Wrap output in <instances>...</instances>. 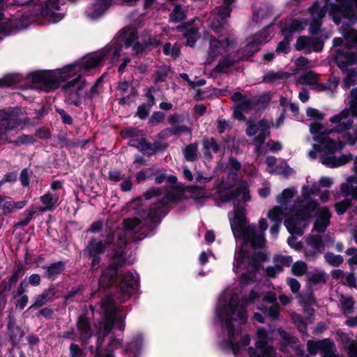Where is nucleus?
Instances as JSON below:
<instances>
[{
	"label": "nucleus",
	"mask_w": 357,
	"mask_h": 357,
	"mask_svg": "<svg viewBox=\"0 0 357 357\" xmlns=\"http://www.w3.org/2000/svg\"><path fill=\"white\" fill-rule=\"evenodd\" d=\"M260 297V294L255 290L250 292L249 298L239 300L236 293L224 291L219 298L215 310L216 315L221 326L227 333V339L224 340L221 347L228 349L237 356L241 349L250 342L248 335H241V326L248 320L247 305Z\"/></svg>",
	"instance_id": "obj_1"
},
{
	"label": "nucleus",
	"mask_w": 357,
	"mask_h": 357,
	"mask_svg": "<svg viewBox=\"0 0 357 357\" xmlns=\"http://www.w3.org/2000/svg\"><path fill=\"white\" fill-rule=\"evenodd\" d=\"M105 59V52L100 51L83 58L80 63L67 66L56 73L37 71L31 73L30 77L32 82L36 84L35 88L48 92L57 89L60 82L67 80L77 72L88 71L99 67Z\"/></svg>",
	"instance_id": "obj_2"
},
{
	"label": "nucleus",
	"mask_w": 357,
	"mask_h": 357,
	"mask_svg": "<svg viewBox=\"0 0 357 357\" xmlns=\"http://www.w3.org/2000/svg\"><path fill=\"white\" fill-rule=\"evenodd\" d=\"M321 130V125L317 122L312 123L310 126V132L317 135L314 140L319 145H313V149L309 152V156L311 158H315L317 152L321 151L323 153L321 157V163L331 168L338 167L351 160V155H342L340 157L333 155V153L343 149L344 143L331 139L329 137L331 131L322 132Z\"/></svg>",
	"instance_id": "obj_3"
},
{
	"label": "nucleus",
	"mask_w": 357,
	"mask_h": 357,
	"mask_svg": "<svg viewBox=\"0 0 357 357\" xmlns=\"http://www.w3.org/2000/svg\"><path fill=\"white\" fill-rule=\"evenodd\" d=\"M327 3L324 5L319 2H314L303 14L304 18L301 20L294 19L291 22H285L282 28V33L284 40L279 43L276 51L287 54L289 51V42L291 40L292 35L296 32L303 30L307 24H310V32L312 34L317 33L322 23V19L325 16V7Z\"/></svg>",
	"instance_id": "obj_4"
},
{
	"label": "nucleus",
	"mask_w": 357,
	"mask_h": 357,
	"mask_svg": "<svg viewBox=\"0 0 357 357\" xmlns=\"http://www.w3.org/2000/svg\"><path fill=\"white\" fill-rule=\"evenodd\" d=\"M244 208H234V217L231 220V227L235 236L242 237L245 242L250 243L254 248L261 247L265 243L264 231L268 228V224L264 218L259 222V231H257L255 225L245 226Z\"/></svg>",
	"instance_id": "obj_5"
},
{
	"label": "nucleus",
	"mask_w": 357,
	"mask_h": 357,
	"mask_svg": "<svg viewBox=\"0 0 357 357\" xmlns=\"http://www.w3.org/2000/svg\"><path fill=\"white\" fill-rule=\"evenodd\" d=\"M263 259L264 256L261 253L254 254L250 257L244 250L243 247L236 252L233 267L234 271L238 273L245 270V272L242 273L240 277L241 284L245 285L255 280L256 272L259 269Z\"/></svg>",
	"instance_id": "obj_6"
},
{
	"label": "nucleus",
	"mask_w": 357,
	"mask_h": 357,
	"mask_svg": "<svg viewBox=\"0 0 357 357\" xmlns=\"http://www.w3.org/2000/svg\"><path fill=\"white\" fill-rule=\"evenodd\" d=\"M101 308L103 315L102 321L99 324V332L102 333L103 337L109 333L114 324L119 330L124 329V318L121 315H119L118 308L110 296H106L102 300Z\"/></svg>",
	"instance_id": "obj_7"
},
{
	"label": "nucleus",
	"mask_w": 357,
	"mask_h": 357,
	"mask_svg": "<svg viewBox=\"0 0 357 357\" xmlns=\"http://www.w3.org/2000/svg\"><path fill=\"white\" fill-rule=\"evenodd\" d=\"M316 201H309L307 204L300 205L301 208L294 210L291 216L285 220L284 225L291 234L301 236L308 226L310 214L317 206Z\"/></svg>",
	"instance_id": "obj_8"
},
{
	"label": "nucleus",
	"mask_w": 357,
	"mask_h": 357,
	"mask_svg": "<svg viewBox=\"0 0 357 357\" xmlns=\"http://www.w3.org/2000/svg\"><path fill=\"white\" fill-rule=\"evenodd\" d=\"M335 62L344 74L342 86L347 89L357 84V68H351L357 63V54L348 49L339 50L335 56Z\"/></svg>",
	"instance_id": "obj_9"
},
{
	"label": "nucleus",
	"mask_w": 357,
	"mask_h": 357,
	"mask_svg": "<svg viewBox=\"0 0 357 357\" xmlns=\"http://www.w3.org/2000/svg\"><path fill=\"white\" fill-rule=\"evenodd\" d=\"M124 230L118 232L116 245L121 249L128 242V238L133 241L143 239L145 236V224L139 218H128L123 221Z\"/></svg>",
	"instance_id": "obj_10"
},
{
	"label": "nucleus",
	"mask_w": 357,
	"mask_h": 357,
	"mask_svg": "<svg viewBox=\"0 0 357 357\" xmlns=\"http://www.w3.org/2000/svg\"><path fill=\"white\" fill-rule=\"evenodd\" d=\"M337 3L331 5V14L335 24H339L342 18L348 19L351 24L357 22V0H336Z\"/></svg>",
	"instance_id": "obj_11"
},
{
	"label": "nucleus",
	"mask_w": 357,
	"mask_h": 357,
	"mask_svg": "<svg viewBox=\"0 0 357 357\" xmlns=\"http://www.w3.org/2000/svg\"><path fill=\"white\" fill-rule=\"evenodd\" d=\"M20 109H13L11 110H0L1 126L4 128L5 131L8 132L17 128H22V126L29 122L26 117L22 118Z\"/></svg>",
	"instance_id": "obj_12"
},
{
	"label": "nucleus",
	"mask_w": 357,
	"mask_h": 357,
	"mask_svg": "<svg viewBox=\"0 0 357 357\" xmlns=\"http://www.w3.org/2000/svg\"><path fill=\"white\" fill-rule=\"evenodd\" d=\"M124 262L122 251H115L111 263L109 266L103 271L100 278L99 284L102 288H107L115 282L117 275V270Z\"/></svg>",
	"instance_id": "obj_13"
},
{
	"label": "nucleus",
	"mask_w": 357,
	"mask_h": 357,
	"mask_svg": "<svg viewBox=\"0 0 357 357\" xmlns=\"http://www.w3.org/2000/svg\"><path fill=\"white\" fill-rule=\"evenodd\" d=\"M258 341L255 343V347L249 348L250 357H281L275 349L268 344L267 333L264 328H259L257 333Z\"/></svg>",
	"instance_id": "obj_14"
},
{
	"label": "nucleus",
	"mask_w": 357,
	"mask_h": 357,
	"mask_svg": "<svg viewBox=\"0 0 357 357\" xmlns=\"http://www.w3.org/2000/svg\"><path fill=\"white\" fill-rule=\"evenodd\" d=\"M234 0H223L226 4L223 8L217 7L209 17L208 26L217 33H222L225 29V20L230 16L231 8L230 4Z\"/></svg>",
	"instance_id": "obj_15"
},
{
	"label": "nucleus",
	"mask_w": 357,
	"mask_h": 357,
	"mask_svg": "<svg viewBox=\"0 0 357 357\" xmlns=\"http://www.w3.org/2000/svg\"><path fill=\"white\" fill-rule=\"evenodd\" d=\"M271 124L267 120L261 119L257 123L251 121L247 122L246 133L248 136H254L259 132L255 138V142L257 144L256 151L259 152L261 146L264 144L266 138L270 135Z\"/></svg>",
	"instance_id": "obj_16"
},
{
	"label": "nucleus",
	"mask_w": 357,
	"mask_h": 357,
	"mask_svg": "<svg viewBox=\"0 0 357 357\" xmlns=\"http://www.w3.org/2000/svg\"><path fill=\"white\" fill-rule=\"evenodd\" d=\"M234 40L227 37L225 38L215 39L212 38L209 43L206 63H212L218 56L228 52L233 47Z\"/></svg>",
	"instance_id": "obj_17"
},
{
	"label": "nucleus",
	"mask_w": 357,
	"mask_h": 357,
	"mask_svg": "<svg viewBox=\"0 0 357 357\" xmlns=\"http://www.w3.org/2000/svg\"><path fill=\"white\" fill-rule=\"evenodd\" d=\"M335 124V128L330 130L331 133H338L349 145H354L357 142V125H354L353 120L347 119Z\"/></svg>",
	"instance_id": "obj_18"
},
{
	"label": "nucleus",
	"mask_w": 357,
	"mask_h": 357,
	"mask_svg": "<svg viewBox=\"0 0 357 357\" xmlns=\"http://www.w3.org/2000/svg\"><path fill=\"white\" fill-rule=\"evenodd\" d=\"M137 39V33L132 31L126 41V46L132 47V51L137 55L142 54L147 48L157 47L160 44V41L156 38H151L149 33H147L144 38H142L140 42H138Z\"/></svg>",
	"instance_id": "obj_19"
},
{
	"label": "nucleus",
	"mask_w": 357,
	"mask_h": 357,
	"mask_svg": "<svg viewBox=\"0 0 357 357\" xmlns=\"http://www.w3.org/2000/svg\"><path fill=\"white\" fill-rule=\"evenodd\" d=\"M84 86V81L80 75H78L76 78L63 85L62 91L66 96V101L68 103L78 106L80 103L79 93Z\"/></svg>",
	"instance_id": "obj_20"
},
{
	"label": "nucleus",
	"mask_w": 357,
	"mask_h": 357,
	"mask_svg": "<svg viewBox=\"0 0 357 357\" xmlns=\"http://www.w3.org/2000/svg\"><path fill=\"white\" fill-rule=\"evenodd\" d=\"M307 351L311 355H315L319 352L321 357H339L336 354L335 344L329 339H324L319 341L309 340L307 343Z\"/></svg>",
	"instance_id": "obj_21"
},
{
	"label": "nucleus",
	"mask_w": 357,
	"mask_h": 357,
	"mask_svg": "<svg viewBox=\"0 0 357 357\" xmlns=\"http://www.w3.org/2000/svg\"><path fill=\"white\" fill-rule=\"evenodd\" d=\"M340 32L345 39V44L341 38H335L333 39V47L335 50V56L339 50L343 51L346 50H351V51L357 54V31L354 29H349L346 31L343 27L340 28ZM335 59V56H334Z\"/></svg>",
	"instance_id": "obj_22"
},
{
	"label": "nucleus",
	"mask_w": 357,
	"mask_h": 357,
	"mask_svg": "<svg viewBox=\"0 0 357 357\" xmlns=\"http://www.w3.org/2000/svg\"><path fill=\"white\" fill-rule=\"evenodd\" d=\"M269 26L260 31L258 34L250 37L247 39V44L245 49L241 53L243 58H249L254 53L259 51L260 46L267 41L269 36L268 33Z\"/></svg>",
	"instance_id": "obj_23"
},
{
	"label": "nucleus",
	"mask_w": 357,
	"mask_h": 357,
	"mask_svg": "<svg viewBox=\"0 0 357 357\" xmlns=\"http://www.w3.org/2000/svg\"><path fill=\"white\" fill-rule=\"evenodd\" d=\"M128 144L148 155H152L158 151H163L167 146L166 144L158 142L150 143L144 137H140V139H130Z\"/></svg>",
	"instance_id": "obj_24"
},
{
	"label": "nucleus",
	"mask_w": 357,
	"mask_h": 357,
	"mask_svg": "<svg viewBox=\"0 0 357 357\" xmlns=\"http://www.w3.org/2000/svg\"><path fill=\"white\" fill-rule=\"evenodd\" d=\"M138 286L137 278L131 273H127L123 275L119 286L121 296L118 298L121 302L128 298L137 289Z\"/></svg>",
	"instance_id": "obj_25"
},
{
	"label": "nucleus",
	"mask_w": 357,
	"mask_h": 357,
	"mask_svg": "<svg viewBox=\"0 0 357 357\" xmlns=\"http://www.w3.org/2000/svg\"><path fill=\"white\" fill-rule=\"evenodd\" d=\"M351 98L349 107L345 108L340 112L331 116L330 118L331 123H339L342 120L348 119L349 116L357 118V87L351 90Z\"/></svg>",
	"instance_id": "obj_26"
},
{
	"label": "nucleus",
	"mask_w": 357,
	"mask_h": 357,
	"mask_svg": "<svg viewBox=\"0 0 357 357\" xmlns=\"http://www.w3.org/2000/svg\"><path fill=\"white\" fill-rule=\"evenodd\" d=\"M324 47V41L319 38H310L301 36L297 39L296 47L298 50H302L305 53L311 52H320Z\"/></svg>",
	"instance_id": "obj_27"
},
{
	"label": "nucleus",
	"mask_w": 357,
	"mask_h": 357,
	"mask_svg": "<svg viewBox=\"0 0 357 357\" xmlns=\"http://www.w3.org/2000/svg\"><path fill=\"white\" fill-rule=\"evenodd\" d=\"M59 8V0H48L45 3V6L41 10L40 15L50 22L53 23L58 22L63 18V15L57 12Z\"/></svg>",
	"instance_id": "obj_28"
},
{
	"label": "nucleus",
	"mask_w": 357,
	"mask_h": 357,
	"mask_svg": "<svg viewBox=\"0 0 357 357\" xmlns=\"http://www.w3.org/2000/svg\"><path fill=\"white\" fill-rule=\"evenodd\" d=\"M219 197L222 202H229L232 200L236 196L238 199L248 201L250 199V196L248 190V185L246 183H242L237 188V192L235 194L232 190L228 192H223L221 187H218Z\"/></svg>",
	"instance_id": "obj_29"
},
{
	"label": "nucleus",
	"mask_w": 357,
	"mask_h": 357,
	"mask_svg": "<svg viewBox=\"0 0 357 357\" xmlns=\"http://www.w3.org/2000/svg\"><path fill=\"white\" fill-rule=\"evenodd\" d=\"M314 211H316L314 229L319 233L324 232L330 225L331 213L327 207H318V206Z\"/></svg>",
	"instance_id": "obj_30"
},
{
	"label": "nucleus",
	"mask_w": 357,
	"mask_h": 357,
	"mask_svg": "<svg viewBox=\"0 0 357 357\" xmlns=\"http://www.w3.org/2000/svg\"><path fill=\"white\" fill-rule=\"evenodd\" d=\"M306 241L305 255L307 257L314 258L324 249V244L320 235H310Z\"/></svg>",
	"instance_id": "obj_31"
},
{
	"label": "nucleus",
	"mask_w": 357,
	"mask_h": 357,
	"mask_svg": "<svg viewBox=\"0 0 357 357\" xmlns=\"http://www.w3.org/2000/svg\"><path fill=\"white\" fill-rule=\"evenodd\" d=\"M114 241V234L108 235L105 241V243L102 241L93 238L89 242L86 250L87 251L89 256L100 255L104 252L105 245L113 243Z\"/></svg>",
	"instance_id": "obj_32"
},
{
	"label": "nucleus",
	"mask_w": 357,
	"mask_h": 357,
	"mask_svg": "<svg viewBox=\"0 0 357 357\" xmlns=\"http://www.w3.org/2000/svg\"><path fill=\"white\" fill-rule=\"evenodd\" d=\"M61 198L59 192H47L45 195L40 197L42 206L38 207L40 212L50 211L54 209L58 205V202Z\"/></svg>",
	"instance_id": "obj_33"
},
{
	"label": "nucleus",
	"mask_w": 357,
	"mask_h": 357,
	"mask_svg": "<svg viewBox=\"0 0 357 357\" xmlns=\"http://www.w3.org/2000/svg\"><path fill=\"white\" fill-rule=\"evenodd\" d=\"M284 216L283 209L281 206H275L268 213V217L274 222L271 227V234L276 236L279 232V227Z\"/></svg>",
	"instance_id": "obj_34"
},
{
	"label": "nucleus",
	"mask_w": 357,
	"mask_h": 357,
	"mask_svg": "<svg viewBox=\"0 0 357 357\" xmlns=\"http://www.w3.org/2000/svg\"><path fill=\"white\" fill-rule=\"evenodd\" d=\"M231 99L234 102L238 103V109L243 112L250 111L257 103V100L255 98H248L240 92L234 93L231 96Z\"/></svg>",
	"instance_id": "obj_35"
},
{
	"label": "nucleus",
	"mask_w": 357,
	"mask_h": 357,
	"mask_svg": "<svg viewBox=\"0 0 357 357\" xmlns=\"http://www.w3.org/2000/svg\"><path fill=\"white\" fill-rule=\"evenodd\" d=\"M298 83L300 84L307 85L310 86L312 89H315L319 91V76L318 74L314 73V71H308L298 78Z\"/></svg>",
	"instance_id": "obj_36"
},
{
	"label": "nucleus",
	"mask_w": 357,
	"mask_h": 357,
	"mask_svg": "<svg viewBox=\"0 0 357 357\" xmlns=\"http://www.w3.org/2000/svg\"><path fill=\"white\" fill-rule=\"evenodd\" d=\"M27 203L28 201L25 199L19 202L6 201L0 195V207H1L4 215L12 213L17 210L23 208Z\"/></svg>",
	"instance_id": "obj_37"
},
{
	"label": "nucleus",
	"mask_w": 357,
	"mask_h": 357,
	"mask_svg": "<svg viewBox=\"0 0 357 357\" xmlns=\"http://www.w3.org/2000/svg\"><path fill=\"white\" fill-rule=\"evenodd\" d=\"M107 7L105 1L99 0L86 10V15L92 20L97 19L105 13Z\"/></svg>",
	"instance_id": "obj_38"
},
{
	"label": "nucleus",
	"mask_w": 357,
	"mask_h": 357,
	"mask_svg": "<svg viewBox=\"0 0 357 357\" xmlns=\"http://www.w3.org/2000/svg\"><path fill=\"white\" fill-rule=\"evenodd\" d=\"M54 299V292L52 289H47L44 291L41 294L36 296L35 303L32 304L29 309L31 308H39L44 305L53 301Z\"/></svg>",
	"instance_id": "obj_39"
},
{
	"label": "nucleus",
	"mask_w": 357,
	"mask_h": 357,
	"mask_svg": "<svg viewBox=\"0 0 357 357\" xmlns=\"http://www.w3.org/2000/svg\"><path fill=\"white\" fill-rule=\"evenodd\" d=\"M77 328L80 334V340L86 341L92 335L89 320L84 316L79 318L77 321Z\"/></svg>",
	"instance_id": "obj_40"
},
{
	"label": "nucleus",
	"mask_w": 357,
	"mask_h": 357,
	"mask_svg": "<svg viewBox=\"0 0 357 357\" xmlns=\"http://www.w3.org/2000/svg\"><path fill=\"white\" fill-rule=\"evenodd\" d=\"M204 155L209 158H211V150L214 153L220 151V146L214 138H204L202 142Z\"/></svg>",
	"instance_id": "obj_41"
},
{
	"label": "nucleus",
	"mask_w": 357,
	"mask_h": 357,
	"mask_svg": "<svg viewBox=\"0 0 357 357\" xmlns=\"http://www.w3.org/2000/svg\"><path fill=\"white\" fill-rule=\"evenodd\" d=\"M8 329L9 337L12 343L13 344H17L18 342H20L24 336V332L19 326L11 321L8 322Z\"/></svg>",
	"instance_id": "obj_42"
},
{
	"label": "nucleus",
	"mask_w": 357,
	"mask_h": 357,
	"mask_svg": "<svg viewBox=\"0 0 357 357\" xmlns=\"http://www.w3.org/2000/svg\"><path fill=\"white\" fill-rule=\"evenodd\" d=\"M296 192V190L294 188H286L277 196L276 200L278 203L286 205L295 196Z\"/></svg>",
	"instance_id": "obj_43"
},
{
	"label": "nucleus",
	"mask_w": 357,
	"mask_h": 357,
	"mask_svg": "<svg viewBox=\"0 0 357 357\" xmlns=\"http://www.w3.org/2000/svg\"><path fill=\"white\" fill-rule=\"evenodd\" d=\"M64 270V264L61 262L52 264L46 268V275L50 278H54Z\"/></svg>",
	"instance_id": "obj_44"
},
{
	"label": "nucleus",
	"mask_w": 357,
	"mask_h": 357,
	"mask_svg": "<svg viewBox=\"0 0 357 357\" xmlns=\"http://www.w3.org/2000/svg\"><path fill=\"white\" fill-rule=\"evenodd\" d=\"M198 145L196 143L190 144L183 149L185 159L187 161H194L197 158Z\"/></svg>",
	"instance_id": "obj_45"
},
{
	"label": "nucleus",
	"mask_w": 357,
	"mask_h": 357,
	"mask_svg": "<svg viewBox=\"0 0 357 357\" xmlns=\"http://www.w3.org/2000/svg\"><path fill=\"white\" fill-rule=\"evenodd\" d=\"M288 77V73L283 72L269 71L264 76L263 80L266 82H276L281 79H285Z\"/></svg>",
	"instance_id": "obj_46"
},
{
	"label": "nucleus",
	"mask_w": 357,
	"mask_h": 357,
	"mask_svg": "<svg viewBox=\"0 0 357 357\" xmlns=\"http://www.w3.org/2000/svg\"><path fill=\"white\" fill-rule=\"evenodd\" d=\"M340 192L345 197L350 195L351 200L357 199V186L354 187L347 181L341 185Z\"/></svg>",
	"instance_id": "obj_47"
},
{
	"label": "nucleus",
	"mask_w": 357,
	"mask_h": 357,
	"mask_svg": "<svg viewBox=\"0 0 357 357\" xmlns=\"http://www.w3.org/2000/svg\"><path fill=\"white\" fill-rule=\"evenodd\" d=\"M339 84L338 78L335 77H330L326 84H320L319 91H328L333 93Z\"/></svg>",
	"instance_id": "obj_48"
},
{
	"label": "nucleus",
	"mask_w": 357,
	"mask_h": 357,
	"mask_svg": "<svg viewBox=\"0 0 357 357\" xmlns=\"http://www.w3.org/2000/svg\"><path fill=\"white\" fill-rule=\"evenodd\" d=\"M198 29L195 27H186L184 36L187 38L186 45L194 46L197 38Z\"/></svg>",
	"instance_id": "obj_49"
},
{
	"label": "nucleus",
	"mask_w": 357,
	"mask_h": 357,
	"mask_svg": "<svg viewBox=\"0 0 357 357\" xmlns=\"http://www.w3.org/2000/svg\"><path fill=\"white\" fill-rule=\"evenodd\" d=\"M324 259L328 264L333 266H338L344 261L342 256L335 255L331 252L325 253Z\"/></svg>",
	"instance_id": "obj_50"
},
{
	"label": "nucleus",
	"mask_w": 357,
	"mask_h": 357,
	"mask_svg": "<svg viewBox=\"0 0 357 357\" xmlns=\"http://www.w3.org/2000/svg\"><path fill=\"white\" fill-rule=\"evenodd\" d=\"M258 309L263 312L264 314H266L273 319H276L278 317L280 312V306L277 303L271 305L270 307H259Z\"/></svg>",
	"instance_id": "obj_51"
},
{
	"label": "nucleus",
	"mask_w": 357,
	"mask_h": 357,
	"mask_svg": "<svg viewBox=\"0 0 357 357\" xmlns=\"http://www.w3.org/2000/svg\"><path fill=\"white\" fill-rule=\"evenodd\" d=\"M340 301L344 313L345 314H351L354 307V301L352 298L350 296H342Z\"/></svg>",
	"instance_id": "obj_52"
},
{
	"label": "nucleus",
	"mask_w": 357,
	"mask_h": 357,
	"mask_svg": "<svg viewBox=\"0 0 357 357\" xmlns=\"http://www.w3.org/2000/svg\"><path fill=\"white\" fill-rule=\"evenodd\" d=\"M163 52L165 55L170 56L175 59L180 54V49L176 44L172 46L171 43H167L163 46Z\"/></svg>",
	"instance_id": "obj_53"
},
{
	"label": "nucleus",
	"mask_w": 357,
	"mask_h": 357,
	"mask_svg": "<svg viewBox=\"0 0 357 357\" xmlns=\"http://www.w3.org/2000/svg\"><path fill=\"white\" fill-rule=\"evenodd\" d=\"M243 59L241 56H238L236 59L232 58L231 55H228L220 61L216 68L219 71H222L224 69L232 66L236 61Z\"/></svg>",
	"instance_id": "obj_54"
},
{
	"label": "nucleus",
	"mask_w": 357,
	"mask_h": 357,
	"mask_svg": "<svg viewBox=\"0 0 357 357\" xmlns=\"http://www.w3.org/2000/svg\"><path fill=\"white\" fill-rule=\"evenodd\" d=\"M122 47L120 45H114L111 46L107 50H102V52H105L106 54V58L109 56H111L112 61L115 62L118 61L121 54Z\"/></svg>",
	"instance_id": "obj_55"
},
{
	"label": "nucleus",
	"mask_w": 357,
	"mask_h": 357,
	"mask_svg": "<svg viewBox=\"0 0 357 357\" xmlns=\"http://www.w3.org/2000/svg\"><path fill=\"white\" fill-rule=\"evenodd\" d=\"M171 21L174 22H179L185 17L184 10L180 6H176L169 15Z\"/></svg>",
	"instance_id": "obj_56"
},
{
	"label": "nucleus",
	"mask_w": 357,
	"mask_h": 357,
	"mask_svg": "<svg viewBox=\"0 0 357 357\" xmlns=\"http://www.w3.org/2000/svg\"><path fill=\"white\" fill-rule=\"evenodd\" d=\"M36 213V211L33 208V206H31L26 209L23 214H22V218L19 222L18 225L20 226H26L29 224V222L33 218V216Z\"/></svg>",
	"instance_id": "obj_57"
},
{
	"label": "nucleus",
	"mask_w": 357,
	"mask_h": 357,
	"mask_svg": "<svg viewBox=\"0 0 357 357\" xmlns=\"http://www.w3.org/2000/svg\"><path fill=\"white\" fill-rule=\"evenodd\" d=\"M291 319L294 323L297 326L299 331L303 335H306V326L307 324L304 321L302 317L296 313H293L291 314Z\"/></svg>",
	"instance_id": "obj_58"
},
{
	"label": "nucleus",
	"mask_w": 357,
	"mask_h": 357,
	"mask_svg": "<svg viewBox=\"0 0 357 357\" xmlns=\"http://www.w3.org/2000/svg\"><path fill=\"white\" fill-rule=\"evenodd\" d=\"M307 264L302 261H296L293 264L291 268L293 274L297 276H301L304 275L307 272Z\"/></svg>",
	"instance_id": "obj_59"
},
{
	"label": "nucleus",
	"mask_w": 357,
	"mask_h": 357,
	"mask_svg": "<svg viewBox=\"0 0 357 357\" xmlns=\"http://www.w3.org/2000/svg\"><path fill=\"white\" fill-rule=\"evenodd\" d=\"M351 199L346 198L343 201L335 204V208L338 215L344 214L346 211L351 206Z\"/></svg>",
	"instance_id": "obj_60"
},
{
	"label": "nucleus",
	"mask_w": 357,
	"mask_h": 357,
	"mask_svg": "<svg viewBox=\"0 0 357 357\" xmlns=\"http://www.w3.org/2000/svg\"><path fill=\"white\" fill-rule=\"evenodd\" d=\"M123 137H131L132 139H139V137H143V131L136 128H128L122 131Z\"/></svg>",
	"instance_id": "obj_61"
},
{
	"label": "nucleus",
	"mask_w": 357,
	"mask_h": 357,
	"mask_svg": "<svg viewBox=\"0 0 357 357\" xmlns=\"http://www.w3.org/2000/svg\"><path fill=\"white\" fill-rule=\"evenodd\" d=\"M271 14V10H268L266 6H264L263 8H260L259 10H254L253 13V20L256 22H259L260 20H262L263 19L268 17V15Z\"/></svg>",
	"instance_id": "obj_62"
},
{
	"label": "nucleus",
	"mask_w": 357,
	"mask_h": 357,
	"mask_svg": "<svg viewBox=\"0 0 357 357\" xmlns=\"http://www.w3.org/2000/svg\"><path fill=\"white\" fill-rule=\"evenodd\" d=\"M345 253L347 255L350 256L351 257L348 259L347 263L351 268H353L354 266L357 265V248H348Z\"/></svg>",
	"instance_id": "obj_63"
},
{
	"label": "nucleus",
	"mask_w": 357,
	"mask_h": 357,
	"mask_svg": "<svg viewBox=\"0 0 357 357\" xmlns=\"http://www.w3.org/2000/svg\"><path fill=\"white\" fill-rule=\"evenodd\" d=\"M20 81V77L14 75H8L0 79V86H10Z\"/></svg>",
	"instance_id": "obj_64"
}]
</instances>
